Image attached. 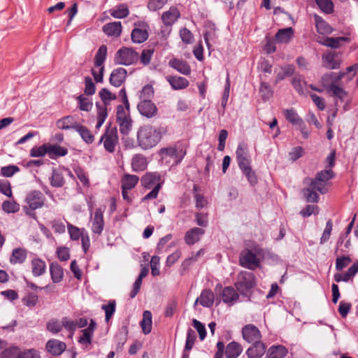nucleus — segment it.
Segmentation results:
<instances>
[{
	"label": "nucleus",
	"instance_id": "nucleus-39",
	"mask_svg": "<svg viewBox=\"0 0 358 358\" xmlns=\"http://www.w3.org/2000/svg\"><path fill=\"white\" fill-rule=\"evenodd\" d=\"M50 271L52 280L54 282L57 283L63 278V269L57 263H52L50 266Z\"/></svg>",
	"mask_w": 358,
	"mask_h": 358
},
{
	"label": "nucleus",
	"instance_id": "nucleus-43",
	"mask_svg": "<svg viewBox=\"0 0 358 358\" xmlns=\"http://www.w3.org/2000/svg\"><path fill=\"white\" fill-rule=\"evenodd\" d=\"M65 183L64 176L59 170L54 169L50 178V184L55 187H61Z\"/></svg>",
	"mask_w": 358,
	"mask_h": 358
},
{
	"label": "nucleus",
	"instance_id": "nucleus-17",
	"mask_svg": "<svg viewBox=\"0 0 358 358\" xmlns=\"http://www.w3.org/2000/svg\"><path fill=\"white\" fill-rule=\"evenodd\" d=\"M122 27L120 22H113L103 26L102 30L108 36L118 37L122 32Z\"/></svg>",
	"mask_w": 358,
	"mask_h": 358
},
{
	"label": "nucleus",
	"instance_id": "nucleus-34",
	"mask_svg": "<svg viewBox=\"0 0 358 358\" xmlns=\"http://www.w3.org/2000/svg\"><path fill=\"white\" fill-rule=\"evenodd\" d=\"M131 40L135 43H142L148 38V33L145 29L135 28L133 29Z\"/></svg>",
	"mask_w": 358,
	"mask_h": 358
},
{
	"label": "nucleus",
	"instance_id": "nucleus-28",
	"mask_svg": "<svg viewBox=\"0 0 358 358\" xmlns=\"http://www.w3.org/2000/svg\"><path fill=\"white\" fill-rule=\"evenodd\" d=\"M47 151L48 156L51 159H54L56 157L64 156L68 152L66 148L57 144L52 145L50 143H47Z\"/></svg>",
	"mask_w": 358,
	"mask_h": 358
},
{
	"label": "nucleus",
	"instance_id": "nucleus-37",
	"mask_svg": "<svg viewBox=\"0 0 358 358\" xmlns=\"http://www.w3.org/2000/svg\"><path fill=\"white\" fill-rule=\"evenodd\" d=\"M294 88L299 94H303L306 87V82L300 74H295L292 81Z\"/></svg>",
	"mask_w": 358,
	"mask_h": 358
},
{
	"label": "nucleus",
	"instance_id": "nucleus-16",
	"mask_svg": "<svg viewBox=\"0 0 358 358\" xmlns=\"http://www.w3.org/2000/svg\"><path fill=\"white\" fill-rule=\"evenodd\" d=\"M66 344L56 339L50 340L46 344V349L54 356L60 355L66 349Z\"/></svg>",
	"mask_w": 358,
	"mask_h": 358
},
{
	"label": "nucleus",
	"instance_id": "nucleus-63",
	"mask_svg": "<svg viewBox=\"0 0 358 358\" xmlns=\"http://www.w3.org/2000/svg\"><path fill=\"white\" fill-rule=\"evenodd\" d=\"M154 90L152 85H146L143 87L141 92L140 99L141 100H150L153 96Z\"/></svg>",
	"mask_w": 358,
	"mask_h": 358
},
{
	"label": "nucleus",
	"instance_id": "nucleus-60",
	"mask_svg": "<svg viewBox=\"0 0 358 358\" xmlns=\"http://www.w3.org/2000/svg\"><path fill=\"white\" fill-rule=\"evenodd\" d=\"M48 154L47 143H45L39 147H34L30 150V156L32 157H41Z\"/></svg>",
	"mask_w": 358,
	"mask_h": 358
},
{
	"label": "nucleus",
	"instance_id": "nucleus-25",
	"mask_svg": "<svg viewBox=\"0 0 358 358\" xmlns=\"http://www.w3.org/2000/svg\"><path fill=\"white\" fill-rule=\"evenodd\" d=\"M303 183L306 185L310 186L312 189L319 192L321 194H325L328 191L327 183L320 181L315 178L312 179L310 178H306L303 180Z\"/></svg>",
	"mask_w": 358,
	"mask_h": 358
},
{
	"label": "nucleus",
	"instance_id": "nucleus-12",
	"mask_svg": "<svg viewBox=\"0 0 358 358\" xmlns=\"http://www.w3.org/2000/svg\"><path fill=\"white\" fill-rule=\"evenodd\" d=\"M137 108L139 113L148 118L154 117L157 113V106L150 100H141Z\"/></svg>",
	"mask_w": 358,
	"mask_h": 358
},
{
	"label": "nucleus",
	"instance_id": "nucleus-51",
	"mask_svg": "<svg viewBox=\"0 0 358 358\" xmlns=\"http://www.w3.org/2000/svg\"><path fill=\"white\" fill-rule=\"evenodd\" d=\"M99 95L103 102V106L108 104L112 100L116 99V95L112 94L108 89L103 88L99 92Z\"/></svg>",
	"mask_w": 358,
	"mask_h": 358
},
{
	"label": "nucleus",
	"instance_id": "nucleus-7",
	"mask_svg": "<svg viewBox=\"0 0 358 358\" xmlns=\"http://www.w3.org/2000/svg\"><path fill=\"white\" fill-rule=\"evenodd\" d=\"M45 198L43 194L38 190L29 192L26 196V203L31 210L41 208L44 205Z\"/></svg>",
	"mask_w": 358,
	"mask_h": 358
},
{
	"label": "nucleus",
	"instance_id": "nucleus-62",
	"mask_svg": "<svg viewBox=\"0 0 358 358\" xmlns=\"http://www.w3.org/2000/svg\"><path fill=\"white\" fill-rule=\"evenodd\" d=\"M22 301L24 306L28 307H34L37 304L38 297L36 294L29 293L23 297Z\"/></svg>",
	"mask_w": 358,
	"mask_h": 358
},
{
	"label": "nucleus",
	"instance_id": "nucleus-64",
	"mask_svg": "<svg viewBox=\"0 0 358 358\" xmlns=\"http://www.w3.org/2000/svg\"><path fill=\"white\" fill-rule=\"evenodd\" d=\"M19 171H20V169L17 166L9 165V166L1 167V173L4 177H11L15 173L18 172Z\"/></svg>",
	"mask_w": 358,
	"mask_h": 358
},
{
	"label": "nucleus",
	"instance_id": "nucleus-47",
	"mask_svg": "<svg viewBox=\"0 0 358 358\" xmlns=\"http://www.w3.org/2000/svg\"><path fill=\"white\" fill-rule=\"evenodd\" d=\"M286 119L293 124H299L303 123V120L299 117L296 111L293 109H286L284 111Z\"/></svg>",
	"mask_w": 358,
	"mask_h": 358
},
{
	"label": "nucleus",
	"instance_id": "nucleus-36",
	"mask_svg": "<svg viewBox=\"0 0 358 358\" xmlns=\"http://www.w3.org/2000/svg\"><path fill=\"white\" fill-rule=\"evenodd\" d=\"M131 166L134 171H143L147 167V160L141 155H135L131 161Z\"/></svg>",
	"mask_w": 358,
	"mask_h": 358
},
{
	"label": "nucleus",
	"instance_id": "nucleus-13",
	"mask_svg": "<svg viewBox=\"0 0 358 358\" xmlns=\"http://www.w3.org/2000/svg\"><path fill=\"white\" fill-rule=\"evenodd\" d=\"M104 227L103 210L101 208H97L94 212V218L92 224V231L93 233L101 235Z\"/></svg>",
	"mask_w": 358,
	"mask_h": 358
},
{
	"label": "nucleus",
	"instance_id": "nucleus-48",
	"mask_svg": "<svg viewBox=\"0 0 358 358\" xmlns=\"http://www.w3.org/2000/svg\"><path fill=\"white\" fill-rule=\"evenodd\" d=\"M79 108L81 110L84 111H90L92 108V101L89 98L84 96L83 95H80L77 97Z\"/></svg>",
	"mask_w": 358,
	"mask_h": 358
},
{
	"label": "nucleus",
	"instance_id": "nucleus-10",
	"mask_svg": "<svg viewBox=\"0 0 358 358\" xmlns=\"http://www.w3.org/2000/svg\"><path fill=\"white\" fill-rule=\"evenodd\" d=\"M243 337L248 343L261 342V333L257 327L252 324L245 325L242 329Z\"/></svg>",
	"mask_w": 358,
	"mask_h": 358
},
{
	"label": "nucleus",
	"instance_id": "nucleus-56",
	"mask_svg": "<svg viewBox=\"0 0 358 358\" xmlns=\"http://www.w3.org/2000/svg\"><path fill=\"white\" fill-rule=\"evenodd\" d=\"M196 338V336L194 331L189 328L187 333L185 351H189L193 348Z\"/></svg>",
	"mask_w": 358,
	"mask_h": 358
},
{
	"label": "nucleus",
	"instance_id": "nucleus-2",
	"mask_svg": "<svg viewBox=\"0 0 358 358\" xmlns=\"http://www.w3.org/2000/svg\"><path fill=\"white\" fill-rule=\"evenodd\" d=\"M159 153L162 160L178 165L185 156L186 150L180 145H175L160 149Z\"/></svg>",
	"mask_w": 358,
	"mask_h": 358
},
{
	"label": "nucleus",
	"instance_id": "nucleus-61",
	"mask_svg": "<svg viewBox=\"0 0 358 358\" xmlns=\"http://www.w3.org/2000/svg\"><path fill=\"white\" fill-rule=\"evenodd\" d=\"M47 329L52 334H57L62 329V323L57 320H51L47 323Z\"/></svg>",
	"mask_w": 358,
	"mask_h": 358
},
{
	"label": "nucleus",
	"instance_id": "nucleus-18",
	"mask_svg": "<svg viewBox=\"0 0 358 358\" xmlns=\"http://www.w3.org/2000/svg\"><path fill=\"white\" fill-rule=\"evenodd\" d=\"M205 233L204 229L194 227L187 231L185 236V241L188 245H193L200 240V237Z\"/></svg>",
	"mask_w": 358,
	"mask_h": 358
},
{
	"label": "nucleus",
	"instance_id": "nucleus-3",
	"mask_svg": "<svg viewBox=\"0 0 358 358\" xmlns=\"http://www.w3.org/2000/svg\"><path fill=\"white\" fill-rule=\"evenodd\" d=\"M332 48L324 52L322 56V66L327 69H337L343 61V53L331 46Z\"/></svg>",
	"mask_w": 358,
	"mask_h": 358
},
{
	"label": "nucleus",
	"instance_id": "nucleus-38",
	"mask_svg": "<svg viewBox=\"0 0 358 358\" xmlns=\"http://www.w3.org/2000/svg\"><path fill=\"white\" fill-rule=\"evenodd\" d=\"M141 327L145 334L150 333L152 330V313L150 311L145 310L143 312Z\"/></svg>",
	"mask_w": 358,
	"mask_h": 358
},
{
	"label": "nucleus",
	"instance_id": "nucleus-46",
	"mask_svg": "<svg viewBox=\"0 0 358 358\" xmlns=\"http://www.w3.org/2000/svg\"><path fill=\"white\" fill-rule=\"evenodd\" d=\"M315 2L320 10L327 14L334 11V3L331 0H315Z\"/></svg>",
	"mask_w": 358,
	"mask_h": 358
},
{
	"label": "nucleus",
	"instance_id": "nucleus-6",
	"mask_svg": "<svg viewBox=\"0 0 358 358\" xmlns=\"http://www.w3.org/2000/svg\"><path fill=\"white\" fill-rule=\"evenodd\" d=\"M255 285V277L252 273L242 271L239 273L236 287L241 294H245V292L252 288Z\"/></svg>",
	"mask_w": 358,
	"mask_h": 358
},
{
	"label": "nucleus",
	"instance_id": "nucleus-19",
	"mask_svg": "<svg viewBox=\"0 0 358 358\" xmlns=\"http://www.w3.org/2000/svg\"><path fill=\"white\" fill-rule=\"evenodd\" d=\"M161 176L157 173H148L141 178V183L143 187L151 189L157 184H161Z\"/></svg>",
	"mask_w": 358,
	"mask_h": 358
},
{
	"label": "nucleus",
	"instance_id": "nucleus-4",
	"mask_svg": "<svg viewBox=\"0 0 358 358\" xmlns=\"http://www.w3.org/2000/svg\"><path fill=\"white\" fill-rule=\"evenodd\" d=\"M119 138L117 128L115 127H111L109 125L101 136L99 143H103L105 150L110 153H113L115 150Z\"/></svg>",
	"mask_w": 358,
	"mask_h": 358
},
{
	"label": "nucleus",
	"instance_id": "nucleus-55",
	"mask_svg": "<svg viewBox=\"0 0 358 358\" xmlns=\"http://www.w3.org/2000/svg\"><path fill=\"white\" fill-rule=\"evenodd\" d=\"M20 349L17 347L8 348L1 353V358H19Z\"/></svg>",
	"mask_w": 358,
	"mask_h": 358
},
{
	"label": "nucleus",
	"instance_id": "nucleus-26",
	"mask_svg": "<svg viewBox=\"0 0 358 358\" xmlns=\"http://www.w3.org/2000/svg\"><path fill=\"white\" fill-rule=\"evenodd\" d=\"M293 29L288 27L278 30L275 34V43H288L293 37Z\"/></svg>",
	"mask_w": 358,
	"mask_h": 358
},
{
	"label": "nucleus",
	"instance_id": "nucleus-14",
	"mask_svg": "<svg viewBox=\"0 0 358 358\" xmlns=\"http://www.w3.org/2000/svg\"><path fill=\"white\" fill-rule=\"evenodd\" d=\"M127 72L123 68L114 69L110 76V83L115 87H120L125 80Z\"/></svg>",
	"mask_w": 358,
	"mask_h": 358
},
{
	"label": "nucleus",
	"instance_id": "nucleus-9",
	"mask_svg": "<svg viewBox=\"0 0 358 358\" xmlns=\"http://www.w3.org/2000/svg\"><path fill=\"white\" fill-rule=\"evenodd\" d=\"M117 120L120 125V131L123 135H127L131 129V120L124 112L122 106H118L117 108Z\"/></svg>",
	"mask_w": 358,
	"mask_h": 358
},
{
	"label": "nucleus",
	"instance_id": "nucleus-58",
	"mask_svg": "<svg viewBox=\"0 0 358 358\" xmlns=\"http://www.w3.org/2000/svg\"><path fill=\"white\" fill-rule=\"evenodd\" d=\"M334 176V174L331 169L323 170L317 173L315 179L327 184V182L333 178Z\"/></svg>",
	"mask_w": 358,
	"mask_h": 358
},
{
	"label": "nucleus",
	"instance_id": "nucleus-57",
	"mask_svg": "<svg viewBox=\"0 0 358 358\" xmlns=\"http://www.w3.org/2000/svg\"><path fill=\"white\" fill-rule=\"evenodd\" d=\"M203 250L201 249L197 251L194 255H192L189 258L185 259L182 263L181 267L182 270L188 269L189 266L194 262L197 260V259L201 255H203Z\"/></svg>",
	"mask_w": 358,
	"mask_h": 358
},
{
	"label": "nucleus",
	"instance_id": "nucleus-59",
	"mask_svg": "<svg viewBox=\"0 0 358 358\" xmlns=\"http://www.w3.org/2000/svg\"><path fill=\"white\" fill-rule=\"evenodd\" d=\"M67 229L70 235V238L73 241H78L83 234L81 232L80 229L73 226L70 223H67Z\"/></svg>",
	"mask_w": 358,
	"mask_h": 358
},
{
	"label": "nucleus",
	"instance_id": "nucleus-8",
	"mask_svg": "<svg viewBox=\"0 0 358 358\" xmlns=\"http://www.w3.org/2000/svg\"><path fill=\"white\" fill-rule=\"evenodd\" d=\"M239 262L242 266L252 270L258 267L259 264L256 255L249 250H246L241 254Z\"/></svg>",
	"mask_w": 358,
	"mask_h": 358
},
{
	"label": "nucleus",
	"instance_id": "nucleus-24",
	"mask_svg": "<svg viewBox=\"0 0 358 358\" xmlns=\"http://www.w3.org/2000/svg\"><path fill=\"white\" fill-rule=\"evenodd\" d=\"M238 294L236 290L231 287H226L222 292V299L224 303L232 305L238 299Z\"/></svg>",
	"mask_w": 358,
	"mask_h": 358
},
{
	"label": "nucleus",
	"instance_id": "nucleus-21",
	"mask_svg": "<svg viewBox=\"0 0 358 358\" xmlns=\"http://www.w3.org/2000/svg\"><path fill=\"white\" fill-rule=\"evenodd\" d=\"M265 345L262 342L252 343L247 350L246 355L248 358H261L265 352Z\"/></svg>",
	"mask_w": 358,
	"mask_h": 358
},
{
	"label": "nucleus",
	"instance_id": "nucleus-53",
	"mask_svg": "<svg viewBox=\"0 0 358 358\" xmlns=\"http://www.w3.org/2000/svg\"><path fill=\"white\" fill-rule=\"evenodd\" d=\"M62 327H64L67 331H69V337L72 338L74 331L76 329V322L67 317H64L62 320Z\"/></svg>",
	"mask_w": 358,
	"mask_h": 358
},
{
	"label": "nucleus",
	"instance_id": "nucleus-54",
	"mask_svg": "<svg viewBox=\"0 0 358 358\" xmlns=\"http://www.w3.org/2000/svg\"><path fill=\"white\" fill-rule=\"evenodd\" d=\"M116 303L114 300L110 301L108 304H103L101 308L105 311L106 320L108 322L115 311Z\"/></svg>",
	"mask_w": 358,
	"mask_h": 358
},
{
	"label": "nucleus",
	"instance_id": "nucleus-31",
	"mask_svg": "<svg viewBox=\"0 0 358 358\" xmlns=\"http://www.w3.org/2000/svg\"><path fill=\"white\" fill-rule=\"evenodd\" d=\"M76 131L80 134L82 139L87 144H92L94 141V136L86 127L79 124L76 126Z\"/></svg>",
	"mask_w": 358,
	"mask_h": 358
},
{
	"label": "nucleus",
	"instance_id": "nucleus-1",
	"mask_svg": "<svg viewBox=\"0 0 358 358\" xmlns=\"http://www.w3.org/2000/svg\"><path fill=\"white\" fill-rule=\"evenodd\" d=\"M162 138L161 132L156 128L147 125L139 128L137 132V142L143 150L155 147Z\"/></svg>",
	"mask_w": 358,
	"mask_h": 358
},
{
	"label": "nucleus",
	"instance_id": "nucleus-41",
	"mask_svg": "<svg viewBox=\"0 0 358 358\" xmlns=\"http://www.w3.org/2000/svg\"><path fill=\"white\" fill-rule=\"evenodd\" d=\"M110 14L115 18L122 19L126 17L129 13V8L127 6L124 4H121L117 6L115 8L110 9L109 10Z\"/></svg>",
	"mask_w": 358,
	"mask_h": 358
},
{
	"label": "nucleus",
	"instance_id": "nucleus-30",
	"mask_svg": "<svg viewBox=\"0 0 358 358\" xmlns=\"http://www.w3.org/2000/svg\"><path fill=\"white\" fill-rule=\"evenodd\" d=\"M288 351L283 345H273L269 348L267 357L268 358H282L285 357Z\"/></svg>",
	"mask_w": 358,
	"mask_h": 358
},
{
	"label": "nucleus",
	"instance_id": "nucleus-50",
	"mask_svg": "<svg viewBox=\"0 0 358 358\" xmlns=\"http://www.w3.org/2000/svg\"><path fill=\"white\" fill-rule=\"evenodd\" d=\"M303 193L307 202L316 203L318 201L319 196L316 193V191L312 189L310 186L303 189Z\"/></svg>",
	"mask_w": 358,
	"mask_h": 358
},
{
	"label": "nucleus",
	"instance_id": "nucleus-35",
	"mask_svg": "<svg viewBox=\"0 0 358 358\" xmlns=\"http://www.w3.org/2000/svg\"><path fill=\"white\" fill-rule=\"evenodd\" d=\"M32 273L34 276L38 277L43 275L45 272V262L38 258L34 259L31 261Z\"/></svg>",
	"mask_w": 358,
	"mask_h": 358
},
{
	"label": "nucleus",
	"instance_id": "nucleus-45",
	"mask_svg": "<svg viewBox=\"0 0 358 358\" xmlns=\"http://www.w3.org/2000/svg\"><path fill=\"white\" fill-rule=\"evenodd\" d=\"M107 55V48L106 46H100L98 50L95 58H94V65L96 67L103 66V64L106 60Z\"/></svg>",
	"mask_w": 358,
	"mask_h": 358
},
{
	"label": "nucleus",
	"instance_id": "nucleus-44",
	"mask_svg": "<svg viewBox=\"0 0 358 358\" xmlns=\"http://www.w3.org/2000/svg\"><path fill=\"white\" fill-rule=\"evenodd\" d=\"M328 91L331 93L332 96H336L341 101L347 96V92L339 86V84H331V88L329 89Z\"/></svg>",
	"mask_w": 358,
	"mask_h": 358
},
{
	"label": "nucleus",
	"instance_id": "nucleus-33",
	"mask_svg": "<svg viewBox=\"0 0 358 358\" xmlns=\"http://www.w3.org/2000/svg\"><path fill=\"white\" fill-rule=\"evenodd\" d=\"M139 178L136 175L124 174L122 180V189H131L138 183Z\"/></svg>",
	"mask_w": 358,
	"mask_h": 358
},
{
	"label": "nucleus",
	"instance_id": "nucleus-32",
	"mask_svg": "<svg viewBox=\"0 0 358 358\" xmlns=\"http://www.w3.org/2000/svg\"><path fill=\"white\" fill-rule=\"evenodd\" d=\"M27 258V251L18 248L13 250L10 257V262L13 264H22Z\"/></svg>",
	"mask_w": 358,
	"mask_h": 358
},
{
	"label": "nucleus",
	"instance_id": "nucleus-15",
	"mask_svg": "<svg viewBox=\"0 0 358 358\" xmlns=\"http://www.w3.org/2000/svg\"><path fill=\"white\" fill-rule=\"evenodd\" d=\"M169 65L171 68L176 69L179 73L187 76L191 73V68L187 62L178 59H171L169 62Z\"/></svg>",
	"mask_w": 358,
	"mask_h": 358
},
{
	"label": "nucleus",
	"instance_id": "nucleus-52",
	"mask_svg": "<svg viewBox=\"0 0 358 358\" xmlns=\"http://www.w3.org/2000/svg\"><path fill=\"white\" fill-rule=\"evenodd\" d=\"M2 209L7 213H14L19 210L20 206L14 201H5L2 203Z\"/></svg>",
	"mask_w": 358,
	"mask_h": 358
},
{
	"label": "nucleus",
	"instance_id": "nucleus-27",
	"mask_svg": "<svg viewBox=\"0 0 358 358\" xmlns=\"http://www.w3.org/2000/svg\"><path fill=\"white\" fill-rule=\"evenodd\" d=\"M243 351L241 345L235 341L229 343L225 350V355L227 358H237Z\"/></svg>",
	"mask_w": 358,
	"mask_h": 358
},
{
	"label": "nucleus",
	"instance_id": "nucleus-22",
	"mask_svg": "<svg viewBox=\"0 0 358 358\" xmlns=\"http://www.w3.org/2000/svg\"><path fill=\"white\" fill-rule=\"evenodd\" d=\"M180 17V12L176 7H171L162 14V20L166 25H172Z\"/></svg>",
	"mask_w": 358,
	"mask_h": 358
},
{
	"label": "nucleus",
	"instance_id": "nucleus-11",
	"mask_svg": "<svg viewBox=\"0 0 358 358\" xmlns=\"http://www.w3.org/2000/svg\"><path fill=\"white\" fill-rule=\"evenodd\" d=\"M236 159L241 170L250 166V160L249 158L247 148L244 144H239L236 152Z\"/></svg>",
	"mask_w": 358,
	"mask_h": 358
},
{
	"label": "nucleus",
	"instance_id": "nucleus-40",
	"mask_svg": "<svg viewBox=\"0 0 358 358\" xmlns=\"http://www.w3.org/2000/svg\"><path fill=\"white\" fill-rule=\"evenodd\" d=\"M80 124L74 122L71 116H66L57 122V126L59 129L66 130L73 129L76 131V126Z\"/></svg>",
	"mask_w": 358,
	"mask_h": 358
},
{
	"label": "nucleus",
	"instance_id": "nucleus-42",
	"mask_svg": "<svg viewBox=\"0 0 358 358\" xmlns=\"http://www.w3.org/2000/svg\"><path fill=\"white\" fill-rule=\"evenodd\" d=\"M315 20L317 30L322 34L331 33L332 28L320 16L315 15Z\"/></svg>",
	"mask_w": 358,
	"mask_h": 358
},
{
	"label": "nucleus",
	"instance_id": "nucleus-20",
	"mask_svg": "<svg viewBox=\"0 0 358 358\" xmlns=\"http://www.w3.org/2000/svg\"><path fill=\"white\" fill-rule=\"evenodd\" d=\"M214 299L213 292L210 289H204L202 291L200 297L196 299L194 305H196L199 301L201 306L209 308L213 306Z\"/></svg>",
	"mask_w": 358,
	"mask_h": 358
},
{
	"label": "nucleus",
	"instance_id": "nucleus-29",
	"mask_svg": "<svg viewBox=\"0 0 358 358\" xmlns=\"http://www.w3.org/2000/svg\"><path fill=\"white\" fill-rule=\"evenodd\" d=\"M358 271V264H354L351 266L344 274L336 273L334 275V280L337 282L341 281L347 282L350 278L354 276Z\"/></svg>",
	"mask_w": 358,
	"mask_h": 358
},
{
	"label": "nucleus",
	"instance_id": "nucleus-23",
	"mask_svg": "<svg viewBox=\"0 0 358 358\" xmlns=\"http://www.w3.org/2000/svg\"><path fill=\"white\" fill-rule=\"evenodd\" d=\"M166 80L175 90H180L186 88L189 85V81L180 76H168Z\"/></svg>",
	"mask_w": 358,
	"mask_h": 358
},
{
	"label": "nucleus",
	"instance_id": "nucleus-5",
	"mask_svg": "<svg viewBox=\"0 0 358 358\" xmlns=\"http://www.w3.org/2000/svg\"><path fill=\"white\" fill-rule=\"evenodd\" d=\"M138 53L133 49L127 47H123L117 52L115 62L120 65H131L138 60Z\"/></svg>",
	"mask_w": 358,
	"mask_h": 358
},
{
	"label": "nucleus",
	"instance_id": "nucleus-49",
	"mask_svg": "<svg viewBox=\"0 0 358 358\" xmlns=\"http://www.w3.org/2000/svg\"><path fill=\"white\" fill-rule=\"evenodd\" d=\"M215 36V24L208 22L206 25V31L204 34V39L207 45H209L213 41V38Z\"/></svg>",
	"mask_w": 358,
	"mask_h": 358
}]
</instances>
